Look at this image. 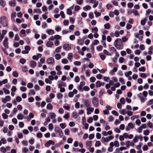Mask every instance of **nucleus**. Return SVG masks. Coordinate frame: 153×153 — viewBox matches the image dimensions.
<instances>
[{"mask_svg":"<svg viewBox=\"0 0 153 153\" xmlns=\"http://www.w3.org/2000/svg\"><path fill=\"white\" fill-rule=\"evenodd\" d=\"M114 46L118 49H122L123 48V45L122 41L120 39L117 38L114 42Z\"/></svg>","mask_w":153,"mask_h":153,"instance_id":"f257e3e1","label":"nucleus"},{"mask_svg":"<svg viewBox=\"0 0 153 153\" xmlns=\"http://www.w3.org/2000/svg\"><path fill=\"white\" fill-rule=\"evenodd\" d=\"M0 23L3 27H7L8 25V20L7 17L4 16L1 17L0 18Z\"/></svg>","mask_w":153,"mask_h":153,"instance_id":"f03ea898","label":"nucleus"},{"mask_svg":"<svg viewBox=\"0 0 153 153\" xmlns=\"http://www.w3.org/2000/svg\"><path fill=\"white\" fill-rule=\"evenodd\" d=\"M92 102L93 105L95 107H98L99 106V100L95 97H93L92 99Z\"/></svg>","mask_w":153,"mask_h":153,"instance_id":"7ed1b4c3","label":"nucleus"},{"mask_svg":"<svg viewBox=\"0 0 153 153\" xmlns=\"http://www.w3.org/2000/svg\"><path fill=\"white\" fill-rule=\"evenodd\" d=\"M55 131L58 133L59 136L60 137H62L63 135V133L61 129L58 127H55L54 129Z\"/></svg>","mask_w":153,"mask_h":153,"instance_id":"20e7f679","label":"nucleus"},{"mask_svg":"<svg viewBox=\"0 0 153 153\" xmlns=\"http://www.w3.org/2000/svg\"><path fill=\"white\" fill-rule=\"evenodd\" d=\"M8 38H5L3 43V45L5 47V49H8L9 48L8 46Z\"/></svg>","mask_w":153,"mask_h":153,"instance_id":"39448f33","label":"nucleus"},{"mask_svg":"<svg viewBox=\"0 0 153 153\" xmlns=\"http://www.w3.org/2000/svg\"><path fill=\"white\" fill-rule=\"evenodd\" d=\"M47 62L49 65H53L55 62L54 59L51 57H50L47 60Z\"/></svg>","mask_w":153,"mask_h":153,"instance_id":"423d86ee","label":"nucleus"},{"mask_svg":"<svg viewBox=\"0 0 153 153\" xmlns=\"http://www.w3.org/2000/svg\"><path fill=\"white\" fill-rule=\"evenodd\" d=\"M110 36L112 37H118L120 35L119 34V32L117 31H116L114 32H111L110 33Z\"/></svg>","mask_w":153,"mask_h":153,"instance_id":"0eeeda50","label":"nucleus"},{"mask_svg":"<svg viewBox=\"0 0 153 153\" xmlns=\"http://www.w3.org/2000/svg\"><path fill=\"white\" fill-rule=\"evenodd\" d=\"M63 48L66 51H69L71 49V46L69 44H65L63 45Z\"/></svg>","mask_w":153,"mask_h":153,"instance_id":"6e6552de","label":"nucleus"},{"mask_svg":"<svg viewBox=\"0 0 153 153\" xmlns=\"http://www.w3.org/2000/svg\"><path fill=\"white\" fill-rule=\"evenodd\" d=\"M86 147L87 149H89L92 146V142L91 141H87L85 143Z\"/></svg>","mask_w":153,"mask_h":153,"instance_id":"1a4fd4ad","label":"nucleus"},{"mask_svg":"<svg viewBox=\"0 0 153 153\" xmlns=\"http://www.w3.org/2000/svg\"><path fill=\"white\" fill-rule=\"evenodd\" d=\"M87 111V114L88 115H89L91 114V112L93 111L94 109L93 108L91 107H88L86 109Z\"/></svg>","mask_w":153,"mask_h":153,"instance_id":"9d476101","label":"nucleus"},{"mask_svg":"<svg viewBox=\"0 0 153 153\" xmlns=\"http://www.w3.org/2000/svg\"><path fill=\"white\" fill-rule=\"evenodd\" d=\"M90 2L91 3L94 4L93 7L94 8L96 7L98 4V2L96 0H91Z\"/></svg>","mask_w":153,"mask_h":153,"instance_id":"9b49d317","label":"nucleus"},{"mask_svg":"<svg viewBox=\"0 0 153 153\" xmlns=\"http://www.w3.org/2000/svg\"><path fill=\"white\" fill-rule=\"evenodd\" d=\"M49 117L51 118V119H55L56 117V114L55 113L51 112H50L48 113Z\"/></svg>","mask_w":153,"mask_h":153,"instance_id":"f8f14e48","label":"nucleus"},{"mask_svg":"<svg viewBox=\"0 0 153 153\" xmlns=\"http://www.w3.org/2000/svg\"><path fill=\"white\" fill-rule=\"evenodd\" d=\"M105 85V83L103 82H101L99 81H98L96 83V86L97 87H99L101 86H104Z\"/></svg>","mask_w":153,"mask_h":153,"instance_id":"ddd939ff","label":"nucleus"},{"mask_svg":"<svg viewBox=\"0 0 153 153\" xmlns=\"http://www.w3.org/2000/svg\"><path fill=\"white\" fill-rule=\"evenodd\" d=\"M62 47L61 46L56 48L55 51L53 53V54H55L56 53H58L60 52Z\"/></svg>","mask_w":153,"mask_h":153,"instance_id":"4468645a","label":"nucleus"},{"mask_svg":"<svg viewBox=\"0 0 153 153\" xmlns=\"http://www.w3.org/2000/svg\"><path fill=\"white\" fill-rule=\"evenodd\" d=\"M140 137H141V139H143V137L141 135L139 136L136 135L133 139V142H134V143L137 142V141L138 139L140 138Z\"/></svg>","mask_w":153,"mask_h":153,"instance_id":"2eb2a0df","label":"nucleus"},{"mask_svg":"<svg viewBox=\"0 0 153 153\" xmlns=\"http://www.w3.org/2000/svg\"><path fill=\"white\" fill-rule=\"evenodd\" d=\"M30 65L32 68H34L36 65V63L34 61H31L30 62Z\"/></svg>","mask_w":153,"mask_h":153,"instance_id":"dca6fc26","label":"nucleus"},{"mask_svg":"<svg viewBox=\"0 0 153 153\" xmlns=\"http://www.w3.org/2000/svg\"><path fill=\"white\" fill-rule=\"evenodd\" d=\"M16 13H13L11 15V18L12 21L13 22H15V18L16 17Z\"/></svg>","mask_w":153,"mask_h":153,"instance_id":"f3484780","label":"nucleus"},{"mask_svg":"<svg viewBox=\"0 0 153 153\" xmlns=\"http://www.w3.org/2000/svg\"><path fill=\"white\" fill-rule=\"evenodd\" d=\"M91 7L89 5H86L83 7V10L85 11H87L91 9Z\"/></svg>","mask_w":153,"mask_h":153,"instance_id":"a211bd4d","label":"nucleus"},{"mask_svg":"<svg viewBox=\"0 0 153 153\" xmlns=\"http://www.w3.org/2000/svg\"><path fill=\"white\" fill-rule=\"evenodd\" d=\"M46 32L49 35L53 34L54 33V31L51 29L47 30H46Z\"/></svg>","mask_w":153,"mask_h":153,"instance_id":"6ab92c4d","label":"nucleus"},{"mask_svg":"<svg viewBox=\"0 0 153 153\" xmlns=\"http://www.w3.org/2000/svg\"><path fill=\"white\" fill-rule=\"evenodd\" d=\"M109 141V138L108 137H102V142L103 143H104V142H108Z\"/></svg>","mask_w":153,"mask_h":153,"instance_id":"aec40b11","label":"nucleus"},{"mask_svg":"<svg viewBox=\"0 0 153 153\" xmlns=\"http://www.w3.org/2000/svg\"><path fill=\"white\" fill-rule=\"evenodd\" d=\"M53 45V42L51 41H48L46 43V46L48 47H51Z\"/></svg>","mask_w":153,"mask_h":153,"instance_id":"412c9836","label":"nucleus"},{"mask_svg":"<svg viewBox=\"0 0 153 153\" xmlns=\"http://www.w3.org/2000/svg\"><path fill=\"white\" fill-rule=\"evenodd\" d=\"M6 4V2L3 0H0V5L2 7H5Z\"/></svg>","mask_w":153,"mask_h":153,"instance_id":"4be33fe9","label":"nucleus"},{"mask_svg":"<svg viewBox=\"0 0 153 153\" xmlns=\"http://www.w3.org/2000/svg\"><path fill=\"white\" fill-rule=\"evenodd\" d=\"M72 116L74 118H77L78 117V115L77 113L75 112H74L72 113Z\"/></svg>","mask_w":153,"mask_h":153,"instance_id":"5701e85b","label":"nucleus"},{"mask_svg":"<svg viewBox=\"0 0 153 153\" xmlns=\"http://www.w3.org/2000/svg\"><path fill=\"white\" fill-rule=\"evenodd\" d=\"M84 104L85 106L87 107H89L91 106L90 102L88 100H86L84 102Z\"/></svg>","mask_w":153,"mask_h":153,"instance_id":"b1692460","label":"nucleus"},{"mask_svg":"<svg viewBox=\"0 0 153 153\" xmlns=\"http://www.w3.org/2000/svg\"><path fill=\"white\" fill-rule=\"evenodd\" d=\"M111 25L109 23H107L104 25L105 29H109L110 28Z\"/></svg>","mask_w":153,"mask_h":153,"instance_id":"393cba45","label":"nucleus"},{"mask_svg":"<svg viewBox=\"0 0 153 153\" xmlns=\"http://www.w3.org/2000/svg\"><path fill=\"white\" fill-rule=\"evenodd\" d=\"M24 116L23 115L21 114H19L17 115V117L18 120H22L24 118Z\"/></svg>","mask_w":153,"mask_h":153,"instance_id":"a878e982","label":"nucleus"},{"mask_svg":"<svg viewBox=\"0 0 153 153\" xmlns=\"http://www.w3.org/2000/svg\"><path fill=\"white\" fill-rule=\"evenodd\" d=\"M55 58L56 60H59L61 58V56L59 54L56 53L55 55Z\"/></svg>","mask_w":153,"mask_h":153,"instance_id":"bb28decb","label":"nucleus"},{"mask_svg":"<svg viewBox=\"0 0 153 153\" xmlns=\"http://www.w3.org/2000/svg\"><path fill=\"white\" fill-rule=\"evenodd\" d=\"M110 51L112 53H114L116 51V50L115 48L112 47L110 49Z\"/></svg>","mask_w":153,"mask_h":153,"instance_id":"cd10ccee","label":"nucleus"},{"mask_svg":"<svg viewBox=\"0 0 153 153\" xmlns=\"http://www.w3.org/2000/svg\"><path fill=\"white\" fill-rule=\"evenodd\" d=\"M33 13H38L41 14V12L39 9H34L33 10Z\"/></svg>","mask_w":153,"mask_h":153,"instance_id":"c85d7f7f","label":"nucleus"},{"mask_svg":"<svg viewBox=\"0 0 153 153\" xmlns=\"http://www.w3.org/2000/svg\"><path fill=\"white\" fill-rule=\"evenodd\" d=\"M132 74V72L131 71H129L128 72H126L125 73V75L126 77H128L129 75H131Z\"/></svg>","mask_w":153,"mask_h":153,"instance_id":"c756f323","label":"nucleus"},{"mask_svg":"<svg viewBox=\"0 0 153 153\" xmlns=\"http://www.w3.org/2000/svg\"><path fill=\"white\" fill-rule=\"evenodd\" d=\"M120 112L121 114L123 115H124L126 114L127 113V112L126 111V110L125 109H123L122 110H121V111H120Z\"/></svg>","mask_w":153,"mask_h":153,"instance_id":"7c9ffc66","label":"nucleus"},{"mask_svg":"<svg viewBox=\"0 0 153 153\" xmlns=\"http://www.w3.org/2000/svg\"><path fill=\"white\" fill-rule=\"evenodd\" d=\"M132 13H133L134 15L136 16H139V14L138 13L137 11L135 10H132Z\"/></svg>","mask_w":153,"mask_h":153,"instance_id":"2f4dec72","label":"nucleus"},{"mask_svg":"<svg viewBox=\"0 0 153 153\" xmlns=\"http://www.w3.org/2000/svg\"><path fill=\"white\" fill-rule=\"evenodd\" d=\"M61 62L63 64H67L68 62V61L66 59H62Z\"/></svg>","mask_w":153,"mask_h":153,"instance_id":"473e14b6","label":"nucleus"},{"mask_svg":"<svg viewBox=\"0 0 153 153\" xmlns=\"http://www.w3.org/2000/svg\"><path fill=\"white\" fill-rule=\"evenodd\" d=\"M60 126L61 128L63 129L66 127V125L65 123H61L60 124Z\"/></svg>","mask_w":153,"mask_h":153,"instance_id":"72a5a7b5","label":"nucleus"},{"mask_svg":"<svg viewBox=\"0 0 153 153\" xmlns=\"http://www.w3.org/2000/svg\"><path fill=\"white\" fill-rule=\"evenodd\" d=\"M98 31V29L97 27H95L92 28V33L97 32Z\"/></svg>","mask_w":153,"mask_h":153,"instance_id":"f704fd0d","label":"nucleus"},{"mask_svg":"<svg viewBox=\"0 0 153 153\" xmlns=\"http://www.w3.org/2000/svg\"><path fill=\"white\" fill-rule=\"evenodd\" d=\"M114 146L116 147H118L119 146V143L118 141L115 140L114 142Z\"/></svg>","mask_w":153,"mask_h":153,"instance_id":"c9c22d12","label":"nucleus"},{"mask_svg":"<svg viewBox=\"0 0 153 153\" xmlns=\"http://www.w3.org/2000/svg\"><path fill=\"white\" fill-rule=\"evenodd\" d=\"M2 89L4 91V92L6 94H8L10 93L9 91L7 89L5 88H3Z\"/></svg>","mask_w":153,"mask_h":153,"instance_id":"e433bc0d","label":"nucleus"},{"mask_svg":"<svg viewBox=\"0 0 153 153\" xmlns=\"http://www.w3.org/2000/svg\"><path fill=\"white\" fill-rule=\"evenodd\" d=\"M73 57V54L71 53H69L68 54V56L67 58L68 59L70 60V59H71Z\"/></svg>","mask_w":153,"mask_h":153,"instance_id":"4c0bfd02","label":"nucleus"},{"mask_svg":"<svg viewBox=\"0 0 153 153\" xmlns=\"http://www.w3.org/2000/svg\"><path fill=\"white\" fill-rule=\"evenodd\" d=\"M22 149V152L24 153H27L29 151L28 149L26 147H23Z\"/></svg>","mask_w":153,"mask_h":153,"instance_id":"58836bf2","label":"nucleus"},{"mask_svg":"<svg viewBox=\"0 0 153 153\" xmlns=\"http://www.w3.org/2000/svg\"><path fill=\"white\" fill-rule=\"evenodd\" d=\"M60 85L61 86V87H62V86L65 87L66 86V84L62 82H61L60 83H59V84L58 86H59V85Z\"/></svg>","mask_w":153,"mask_h":153,"instance_id":"ea45409f","label":"nucleus"},{"mask_svg":"<svg viewBox=\"0 0 153 153\" xmlns=\"http://www.w3.org/2000/svg\"><path fill=\"white\" fill-rule=\"evenodd\" d=\"M58 88L60 89V91L61 92H63L65 91V89L64 88L61 87V86H58Z\"/></svg>","mask_w":153,"mask_h":153,"instance_id":"a19ab883","label":"nucleus"},{"mask_svg":"<svg viewBox=\"0 0 153 153\" xmlns=\"http://www.w3.org/2000/svg\"><path fill=\"white\" fill-rule=\"evenodd\" d=\"M65 134L66 135H69L70 134L69 130L68 129H65L64 130Z\"/></svg>","mask_w":153,"mask_h":153,"instance_id":"79ce46f5","label":"nucleus"},{"mask_svg":"<svg viewBox=\"0 0 153 153\" xmlns=\"http://www.w3.org/2000/svg\"><path fill=\"white\" fill-rule=\"evenodd\" d=\"M80 79L78 76H76L74 79V81L76 83H78L79 82Z\"/></svg>","mask_w":153,"mask_h":153,"instance_id":"37998d69","label":"nucleus"},{"mask_svg":"<svg viewBox=\"0 0 153 153\" xmlns=\"http://www.w3.org/2000/svg\"><path fill=\"white\" fill-rule=\"evenodd\" d=\"M47 108L48 109L51 110L53 108V106L51 103H49L47 105Z\"/></svg>","mask_w":153,"mask_h":153,"instance_id":"c03bdc74","label":"nucleus"},{"mask_svg":"<svg viewBox=\"0 0 153 153\" xmlns=\"http://www.w3.org/2000/svg\"><path fill=\"white\" fill-rule=\"evenodd\" d=\"M138 69L140 71H142L143 72H144L146 70V69L144 67H142L141 68H139Z\"/></svg>","mask_w":153,"mask_h":153,"instance_id":"a18cd8bd","label":"nucleus"},{"mask_svg":"<svg viewBox=\"0 0 153 153\" xmlns=\"http://www.w3.org/2000/svg\"><path fill=\"white\" fill-rule=\"evenodd\" d=\"M149 131L147 130H145L143 131V134L145 135H147L149 134Z\"/></svg>","mask_w":153,"mask_h":153,"instance_id":"49530a36","label":"nucleus"},{"mask_svg":"<svg viewBox=\"0 0 153 153\" xmlns=\"http://www.w3.org/2000/svg\"><path fill=\"white\" fill-rule=\"evenodd\" d=\"M53 125L52 123H50L48 125V129L50 130H52L53 128Z\"/></svg>","mask_w":153,"mask_h":153,"instance_id":"de8ad7c7","label":"nucleus"},{"mask_svg":"<svg viewBox=\"0 0 153 153\" xmlns=\"http://www.w3.org/2000/svg\"><path fill=\"white\" fill-rule=\"evenodd\" d=\"M45 81L47 84H51L52 83V81L50 80L48 78H47L45 79Z\"/></svg>","mask_w":153,"mask_h":153,"instance_id":"09e8293b","label":"nucleus"},{"mask_svg":"<svg viewBox=\"0 0 153 153\" xmlns=\"http://www.w3.org/2000/svg\"><path fill=\"white\" fill-rule=\"evenodd\" d=\"M67 13L68 14L71 15L72 14V10L70 9H68L67 10Z\"/></svg>","mask_w":153,"mask_h":153,"instance_id":"8fccbe9b","label":"nucleus"},{"mask_svg":"<svg viewBox=\"0 0 153 153\" xmlns=\"http://www.w3.org/2000/svg\"><path fill=\"white\" fill-rule=\"evenodd\" d=\"M109 122H112L114 120V118L112 116H110L108 118Z\"/></svg>","mask_w":153,"mask_h":153,"instance_id":"3c124183","label":"nucleus"},{"mask_svg":"<svg viewBox=\"0 0 153 153\" xmlns=\"http://www.w3.org/2000/svg\"><path fill=\"white\" fill-rule=\"evenodd\" d=\"M74 64L75 65L79 66L81 64V62L80 61H76L74 62Z\"/></svg>","mask_w":153,"mask_h":153,"instance_id":"603ef678","label":"nucleus"},{"mask_svg":"<svg viewBox=\"0 0 153 153\" xmlns=\"http://www.w3.org/2000/svg\"><path fill=\"white\" fill-rule=\"evenodd\" d=\"M1 151L3 153H5L6 152L5 147H2L0 148Z\"/></svg>","mask_w":153,"mask_h":153,"instance_id":"864d4df0","label":"nucleus"},{"mask_svg":"<svg viewBox=\"0 0 153 153\" xmlns=\"http://www.w3.org/2000/svg\"><path fill=\"white\" fill-rule=\"evenodd\" d=\"M97 69L101 73H102V74L104 73L106 71V69H102L101 70L99 69H98L97 68Z\"/></svg>","mask_w":153,"mask_h":153,"instance_id":"5fc2aeb1","label":"nucleus"},{"mask_svg":"<svg viewBox=\"0 0 153 153\" xmlns=\"http://www.w3.org/2000/svg\"><path fill=\"white\" fill-rule=\"evenodd\" d=\"M13 76L15 77H17L18 76V74L17 72L16 71H13L12 73Z\"/></svg>","mask_w":153,"mask_h":153,"instance_id":"6e6d98bb","label":"nucleus"},{"mask_svg":"<svg viewBox=\"0 0 153 153\" xmlns=\"http://www.w3.org/2000/svg\"><path fill=\"white\" fill-rule=\"evenodd\" d=\"M57 97L58 99H62L63 97V95L62 94L59 93L57 94Z\"/></svg>","mask_w":153,"mask_h":153,"instance_id":"4d7b16f0","label":"nucleus"},{"mask_svg":"<svg viewBox=\"0 0 153 153\" xmlns=\"http://www.w3.org/2000/svg\"><path fill=\"white\" fill-rule=\"evenodd\" d=\"M94 14L95 15V16L96 17H97L101 15V13L100 12H97L96 11H95L94 12Z\"/></svg>","mask_w":153,"mask_h":153,"instance_id":"13d9d810","label":"nucleus"},{"mask_svg":"<svg viewBox=\"0 0 153 153\" xmlns=\"http://www.w3.org/2000/svg\"><path fill=\"white\" fill-rule=\"evenodd\" d=\"M101 145V143L99 141H97L95 143V146L98 147L99 146Z\"/></svg>","mask_w":153,"mask_h":153,"instance_id":"bf43d9fd","label":"nucleus"},{"mask_svg":"<svg viewBox=\"0 0 153 153\" xmlns=\"http://www.w3.org/2000/svg\"><path fill=\"white\" fill-rule=\"evenodd\" d=\"M152 104H153V99L149 100L147 103L148 105H150Z\"/></svg>","mask_w":153,"mask_h":153,"instance_id":"052dcab7","label":"nucleus"},{"mask_svg":"<svg viewBox=\"0 0 153 153\" xmlns=\"http://www.w3.org/2000/svg\"><path fill=\"white\" fill-rule=\"evenodd\" d=\"M112 114L116 116H118L119 115L118 113L115 111H113L111 112Z\"/></svg>","mask_w":153,"mask_h":153,"instance_id":"680f3d73","label":"nucleus"},{"mask_svg":"<svg viewBox=\"0 0 153 153\" xmlns=\"http://www.w3.org/2000/svg\"><path fill=\"white\" fill-rule=\"evenodd\" d=\"M83 90L85 91H88L90 88L88 86H85L83 87Z\"/></svg>","mask_w":153,"mask_h":153,"instance_id":"e2e57ef3","label":"nucleus"},{"mask_svg":"<svg viewBox=\"0 0 153 153\" xmlns=\"http://www.w3.org/2000/svg\"><path fill=\"white\" fill-rule=\"evenodd\" d=\"M14 36V34L13 32L10 31L9 33V36L10 38H13Z\"/></svg>","mask_w":153,"mask_h":153,"instance_id":"0e129e2a","label":"nucleus"},{"mask_svg":"<svg viewBox=\"0 0 153 153\" xmlns=\"http://www.w3.org/2000/svg\"><path fill=\"white\" fill-rule=\"evenodd\" d=\"M80 33L79 31H76L74 32V34L76 36H78L80 35Z\"/></svg>","mask_w":153,"mask_h":153,"instance_id":"69168bd1","label":"nucleus"},{"mask_svg":"<svg viewBox=\"0 0 153 153\" xmlns=\"http://www.w3.org/2000/svg\"><path fill=\"white\" fill-rule=\"evenodd\" d=\"M102 47L101 45H100L97 46V49L98 51H100L102 50Z\"/></svg>","mask_w":153,"mask_h":153,"instance_id":"338daca9","label":"nucleus"},{"mask_svg":"<svg viewBox=\"0 0 153 153\" xmlns=\"http://www.w3.org/2000/svg\"><path fill=\"white\" fill-rule=\"evenodd\" d=\"M19 62L22 64H24L26 60L23 58H22L20 59Z\"/></svg>","mask_w":153,"mask_h":153,"instance_id":"774afa93","label":"nucleus"}]
</instances>
